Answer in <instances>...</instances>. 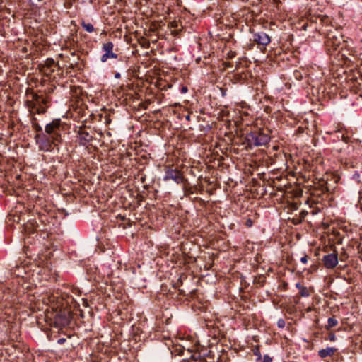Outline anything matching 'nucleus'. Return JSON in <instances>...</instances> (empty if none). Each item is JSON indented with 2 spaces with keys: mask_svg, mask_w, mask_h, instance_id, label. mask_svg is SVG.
<instances>
[{
  "mask_svg": "<svg viewBox=\"0 0 362 362\" xmlns=\"http://www.w3.org/2000/svg\"><path fill=\"white\" fill-rule=\"evenodd\" d=\"M32 126L37 134L35 139L38 148L41 151L51 152L62 141V122L60 119H54L52 122L47 124L45 128V132L42 127L33 119Z\"/></svg>",
  "mask_w": 362,
  "mask_h": 362,
  "instance_id": "1",
  "label": "nucleus"
},
{
  "mask_svg": "<svg viewBox=\"0 0 362 362\" xmlns=\"http://www.w3.org/2000/svg\"><path fill=\"white\" fill-rule=\"evenodd\" d=\"M270 139V131L267 129H255L245 136L247 147L250 148L264 146L269 142Z\"/></svg>",
  "mask_w": 362,
  "mask_h": 362,
  "instance_id": "2",
  "label": "nucleus"
},
{
  "mask_svg": "<svg viewBox=\"0 0 362 362\" xmlns=\"http://www.w3.org/2000/svg\"><path fill=\"white\" fill-rule=\"evenodd\" d=\"M48 100L42 95L35 93H31V100L27 101V107L31 112L44 114L47 111Z\"/></svg>",
  "mask_w": 362,
  "mask_h": 362,
  "instance_id": "3",
  "label": "nucleus"
},
{
  "mask_svg": "<svg viewBox=\"0 0 362 362\" xmlns=\"http://www.w3.org/2000/svg\"><path fill=\"white\" fill-rule=\"evenodd\" d=\"M163 180L168 181L172 180L177 184L183 182L184 177L182 173L177 169L169 168L165 171Z\"/></svg>",
  "mask_w": 362,
  "mask_h": 362,
  "instance_id": "4",
  "label": "nucleus"
},
{
  "mask_svg": "<svg viewBox=\"0 0 362 362\" xmlns=\"http://www.w3.org/2000/svg\"><path fill=\"white\" fill-rule=\"evenodd\" d=\"M76 133L77 139L81 146H88L93 139V136L85 128L80 127Z\"/></svg>",
  "mask_w": 362,
  "mask_h": 362,
  "instance_id": "5",
  "label": "nucleus"
},
{
  "mask_svg": "<svg viewBox=\"0 0 362 362\" xmlns=\"http://www.w3.org/2000/svg\"><path fill=\"white\" fill-rule=\"evenodd\" d=\"M252 40L258 45L266 47L271 42V37L264 32L253 33Z\"/></svg>",
  "mask_w": 362,
  "mask_h": 362,
  "instance_id": "6",
  "label": "nucleus"
},
{
  "mask_svg": "<svg viewBox=\"0 0 362 362\" xmlns=\"http://www.w3.org/2000/svg\"><path fill=\"white\" fill-rule=\"evenodd\" d=\"M114 45L112 42H107L103 45V49L105 52L101 56L100 60L102 62H105L109 58L116 59L117 54L113 52Z\"/></svg>",
  "mask_w": 362,
  "mask_h": 362,
  "instance_id": "7",
  "label": "nucleus"
},
{
  "mask_svg": "<svg viewBox=\"0 0 362 362\" xmlns=\"http://www.w3.org/2000/svg\"><path fill=\"white\" fill-rule=\"evenodd\" d=\"M322 261L327 269H333L339 262L338 255L337 253L326 255L323 257Z\"/></svg>",
  "mask_w": 362,
  "mask_h": 362,
  "instance_id": "8",
  "label": "nucleus"
},
{
  "mask_svg": "<svg viewBox=\"0 0 362 362\" xmlns=\"http://www.w3.org/2000/svg\"><path fill=\"white\" fill-rule=\"evenodd\" d=\"M337 351V349L334 347H327L326 349H322L319 350L318 355L320 357L325 358L327 356H332Z\"/></svg>",
  "mask_w": 362,
  "mask_h": 362,
  "instance_id": "9",
  "label": "nucleus"
},
{
  "mask_svg": "<svg viewBox=\"0 0 362 362\" xmlns=\"http://www.w3.org/2000/svg\"><path fill=\"white\" fill-rule=\"evenodd\" d=\"M327 40L326 41V43L327 44L328 46L329 45V40H335L332 42L333 46L337 45L338 43H339V42H337V38L335 36V35L333 34V32L332 30H329L328 33H327Z\"/></svg>",
  "mask_w": 362,
  "mask_h": 362,
  "instance_id": "10",
  "label": "nucleus"
},
{
  "mask_svg": "<svg viewBox=\"0 0 362 362\" xmlns=\"http://www.w3.org/2000/svg\"><path fill=\"white\" fill-rule=\"evenodd\" d=\"M338 321L334 317H329L327 320V324L325 325V328L327 330H329L331 328L337 325Z\"/></svg>",
  "mask_w": 362,
  "mask_h": 362,
  "instance_id": "11",
  "label": "nucleus"
},
{
  "mask_svg": "<svg viewBox=\"0 0 362 362\" xmlns=\"http://www.w3.org/2000/svg\"><path fill=\"white\" fill-rule=\"evenodd\" d=\"M255 354L257 356V362H272V358L269 355L266 354L263 356V358H262L261 354L259 353H255Z\"/></svg>",
  "mask_w": 362,
  "mask_h": 362,
  "instance_id": "12",
  "label": "nucleus"
},
{
  "mask_svg": "<svg viewBox=\"0 0 362 362\" xmlns=\"http://www.w3.org/2000/svg\"><path fill=\"white\" fill-rule=\"evenodd\" d=\"M81 26L84 28L85 30H86L88 33H92L94 31V27L90 23H85L84 21H83L81 23Z\"/></svg>",
  "mask_w": 362,
  "mask_h": 362,
  "instance_id": "13",
  "label": "nucleus"
},
{
  "mask_svg": "<svg viewBox=\"0 0 362 362\" xmlns=\"http://www.w3.org/2000/svg\"><path fill=\"white\" fill-rule=\"evenodd\" d=\"M300 294L303 297H308L310 295V293L306 287H303L300 290Z\"/></svg>",
  "mask_w": 362,
  "mask_h": 362,
  "instance_id": "14",
  "label": "nucleus"
},
{
  "mask_svg": "<svg viewBox=\"0 0 362 362\" xmlns=\"http://www.w3.org/2000/svg\"><path fill=\"white\" fill-rule=\"evenodd\" d=\"M285 321L283 319H279L277 321V326L279 328H284L285 327Z\"/></svg>",
  "mask_w": 362,
  "mask_h": 362,
  "instance_id": "15",
  "label": "nucleus"
},
{
  "mask_svg": "<svg viewBox=\"0 0 362 362\" xmlns=\"http://www.w3.org/2000/svg\"><path fill=\"white\" fill-rule=\"evenodd\" d=\"M328 339L331 341H334L336 340V336L334 333H329Z\"/></svg>",
  "mask_w": 362,
  "mask_h": 362,
  "instance_id": "16",
  "label": "nucleus"
},
{
  "mask_svg": "<svg viewBox=\"0 0 362 362\" xmlns=\"http://www.w3.org/2000/svg\"><path fill=\"white\" fill-rule=\"evenodd\" d=\"M235 56H236V53H235V52L230 51V52L228 53V59H233V58H234Z\"/></svg>",
  "mask_w": 362,
  "mask_h": 362,
  "instance_id": "17",
  "label": "nucleus"
},
{
  "mask_svg": "<svg viewBox=\"0 0 362 362\" xmlns=\"http://www.w3.org/2000/svg\"><path fill=\"white\" fill-rule=\"evenodd\" d=\"M54 64V61L52 59H48L47 60V64L48 66H52Z\"/></svg>",
  "mask_w": 362,
  "mask_h": 362,
  "instance_id": "18",
  "label": "nucleus"
},
{
  "mask_svg": "<svg viewBox=\"0 0 362 362\" xmlns=\"http://www.w3.org/2000/svg\"><path fill=\"white\" fill-rule=\"evenodd\" d=\"M300 262L303 264H306L308 262V256L307 255H304L303 257H302L300 258Z\"/></svg>",
  "mask_w": 362,
  "mask_h": 362,
  "instance_id": "19",
  "label": "nucleus"
},
{
  "mask_svg": "<svg viewBox=\"0 0 362 362\" xmlns=\"http://www.w3.org/2000/svg\"><path fill=\"white\" fill-rule=\"evenodd\" d=\"M66 341V339H65V338H60V339H59L57 340V343H58L59 344H63L64 343H65V341Z\"/></svg>",
  "mask_w": 362,
  "mask_h": 362,
  "instance_id": "20",
  "label": "nucleus"
},
{
  "mask_svg": "<svg viewBox=\"0 0 362 362\" xmlns=\"http://www.w3.org/2000/svg\"><path fill=\"white\" fill-rule=\"evenodd\" d=\"M296 287L297 288H298V289H299V291H300V290L302 288H303L304 286H303L300 283H297V284H296Z\"/></svg>",
  "mask_w": 362,
  "mask_h": 362,
  "instance_id": "21",
  "label": "nucleus"
},
{
  "mask_svg": "<svg viewBox=\"0 0 362 362\" xmlns=\"http://www.w3.org/2000/svg\"><path fill=\"white\" fill-rule=\"evenodd\" d=\"M120 76H121V75H120V74H119V73H116V74H115V77L116 78H120Z\"/></svg>",
  "mask_w": 362,
  "mask_h": 362,
  "instance_id": "22",
  "label": "nucleus"
},
{
  "mask_svg": "<svg viewBox=\"0 0 362 362\" xmlns=\"http://www.w3.org/2000/svg\"><path fill=\"white\" fill-rule=\"evenodd\" d=\"M187 91V87H182V93H186Z\"/></svg>",
  "mask_w": 362,
  "mask_h": 362,
  "instance_id": "23",
  "label": "nucleus"
},
{
  "mask_svg": "<svg viewBox=\"0 0 362 362\" xmlns=\"http://www.w3.org/2000/svg\"><path fill=\"white\" fill-rule=\"evenodd\" d=\"M251 224H252L251 221H250V220H248V221H247V226H251Z\"/></svg>",
  "mask_w": 362,
  "mask_h": 362,
  "instance_id": "24",
  "label": "nucleus"
},
{
  "mask_svg": "<svg viewBox=\"0 0 362 362\" xmlns=\"http://www.w3.org/2000/svg\"><path fill=\"white\" fill-rule=\"evenodd\" d=\"M186 119H187V120H189V115H187V116L186 117Z\"/></svg>",
  "mask_w": 362,
  "mask_h": 362,
  "instance_id": "25",
  "label": "nucleus"
}]
</instances>
